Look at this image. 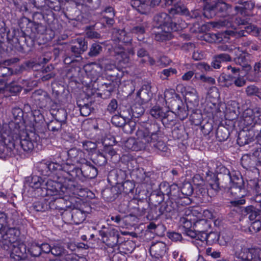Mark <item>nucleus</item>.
Wrapping results in <instances>:
<instances>
[{
	"mask_svg": "<svg viewBox=\"0 0 261 261\" xmlns=\"http://www.w3.org/2000/svg\"><path fill=\"white\" fill-rule=\"evenodd\" d=\"M229 6L222 1L213 2V5L207 4L204 7L203 16L207 19H212L215 16L225 17L228 14Z\"/></svg>",
	"mask_w": 261,
	"mask_h": 261,
	"instance_id": "obj_6",
	"label": "nucleus"
},
{
	"mask_svg": "<svg viewBox=\"0 0 261 261\" xmlns=\"http://www.w3.org/2000/svg\"><path fill=\"white\" fill-rule=\"evenodd\" d=\"M33 207L37 212H44L49 208L48 204L44 201L35 202L33 204Z\"/></svg>",
	"mask_w": 261,
	"mask_h": 261,
	"instance_id": "obj_62",
	"label": "nucleus"
},
{
	"mask_svg": "<svg viewBox=\"0 0 261 261\" xmlns=\"http://www.w3.org/2000/svg\"><path fill=\"white\" fill-rule=\"evenodd\" d=\"M14 225H16L17 227V223L15 222H13L11 224L8 221V217L7 214L3 212H0V230L9 228L14 226Z\"/></svg>",
	"mask_w": 261,
	"mask_h": 261,
	"instance_id": "obj_45",
	"label": "nucleus"
},
{
	"mask_svg": "<svg viewBox=\"0 0 261 261\" xmlns=\"http://www.w3.org/2000/svg\"><path fill=\"white\" fill-rule=\"evenodd\" d=\"M98 174L97 168L90 161H87L80 168L70 166L67 172L62 173L63 176L68 178V181L79 180L85 182L96 177Z\"/></svg>",
	"mask_w": 261,
	"mask_h": 261,
	"instance_id": "obj_5",
	"label": "nucleus"
},
{
	"mask_svg": "<svg viewBox=\"0 0 261 261\" xmlns=\"http://www.w3.org/2000/svg\"><path fill=\"white\" fill-rule=\"evenodd\" d=\"M35 96H40V97L37 98L38 100H41L42 102V106H45L50 102V98L48 93L42 90L36 91L34 93Z\"/></svg>",
	"mask_w": 261,
	"mask_h": 261,
	"instance_id": "obj_53",
	"label": "nucleus"
},
{
	"mask_svg": "<svg viewBox=\"0 0 261 261\" xmlns=\"http://www.w3.org/2000/svg\"><path fill=\"white\" fill-rule=\"evenodd\" d=\"M102 47L98 43H93L89 48L88 55L90 57H95L98 56L102 51Z\"/></svg>",
	"mask_w": 261,
	"mask_h": 261,
	"instance_id": "obj_54",
	"label": "nucleus"
},
{
	"mask_svg": "<svg viewBox=\"0 0 261 261\" xmlns=\"http://www.w3.org/2000/svg\"><path fill=\"white\" fill-rule=\"evenodd\" d=\"M2 142H0V153L7 155H11L16 148L20 145L24 152H31L37 144L39 136L33 132L27 133L24 136H18L17 134L8 135L4 133L2 135Z\"/></svg>",
	"mask_w": 261,
	"mask_h": 261,
	"instance_id": "obj_1",
	"label": "nucleus"
},
{
	"mask_svg": "<svg viewBox=\"0 0 261 261\" xmlns=\"http://www.w3.org/2000/svg\"><path fill=\"white\" fill-rule=\"evenodd\" d=\"M5 90L12 95H16L21 91L22 87L19 85L18 82L12 81L6 86Z\"/></svg>",
	"mask_w": 261,
	"mask_h": 261,
	"instance_id": "obj_44",
	"label": "nucleus"
},
{
	"mask_svg": "<svg viewBox=\"0 0 261 261\" xmlns=\"http://www.w3.org/2000/svg\"><path fill=\"white\" fill-rule=\"evenodd\" d=\"M73 223L75 224L82 223L86 219V213L79 208H72Z\"/></svg>",
	"mask_w": 261,
	"mask_h": 261,
	"instance_id": "obj_38",
	"label": "nucleus"
},
{
	"mask_svg": "<svg viewBox=\"0 0 261 261\" xmlns=\"http://www.w3.org/2000/svg\"><path fill=\"white\" fill-rule=\"evenodd\" d=\"M23 20L27 23L28 27L27 29H30L32 33L43 34L46 31V27L40 23L35 21L30 22L29 20L27 18H24Z\"/></svg>",
	"mask_w": 261,
	"mask_h": 261,
	"instance_id": "obj_31",
	"label": "nucleus"
},
{
	"mask_svg": "<svg viewBox=\"0 0 261 261\" xmlns=\"http://www.w3.org/2000/svg\"><path fill=\"white\" fill-rule=\"evenodd\" d=\"M164 197L157 190L153 191L149 197V203L153 205H158L164 200Z\"/></svg>",
	"mask_w": 261,
	"mask_h": 261,
	"instance_id": "obj_43",
	"label": "nucleus"
},
{
	"mask_svg": "<svg viewBox=\"0 0 261 261\" xmlns=\"http://www.w3.org/2000/svg\"><path fill=\"white\" fill-rule=\"evenodd\" d=\"M67 153L69 160L74 163L79 164L81 166L86 163V161H88L85 158V153L81 150L76 148H72L69 149Z\"/></svg>",
	"mask_w": 261,
	"mask_h": 261,
	"instance_id": "obj_21",
	"label": "nucleus"
},
{
	"mask_svg": "<svg viewBox=\"0 0 261 261\" xmlns=\"http://www.w3.org/2000/svg\"><path fill=\"white\" fill-rule=\"evenodd\" d=\"M229 135L228 129L224 126L219 127L217 130L216 136L220 142L226 140Z\"/></svg>",
	"mask_w": 261,
	"mask_h": 261,
	"instance_id": "obj_50",
	"label": "nucleus"
},
{
	"mask_svg": "<svg viewBox=\"0 0 261 261\" xmlns=\"http://www.w3.org/2000/svg\"><path fill=\"white\" fill-rule=\"evenodd\" d=\"M99 233L101 237L102 242L108 246L113 247L118 245L119 237L118 230L114 228H110L107 231L100 230Z\"/></svg>",
	"mask_w": 261,
	"mask_h": 261,
	"instance_id": "obj_12",
	"label": "nucleus"
},
{
	"mask_svg": "<svg viewBox=\"0 0 261 261\" xmlns=\"http://www.w3.org/2000/svg\"><path fill=\"white\" fill-rule=\"evenodd\" d=\"M28 253L26 245L23 243H21L17 245H13L10 256L16 261H19L27 259Z\"/></svg>",
	"mask_w": 261,
	"mask_h": 261,
	"instance_id": "obj_19",
	"label": "nucleus"
},
{
	"mask_svg": "<svg viewBox=\"0 0 261 261\" xmlns=\"http://www.w3.org/2000/svg\"><path fill=\"white\" fill-rule=\"evenodd\" d=\"M254 141L253 131L250 130V129L248 130H242L239 133L237 143L240 146H244L253 143L252 145L250 146V147H253L254 144H255L253 143Z\"/></svg>",
	"mask_w": 261,
	"mask_h": 261,
	"instance_id": "obj_22",
	"label": "nucleus"
},
{
	"mask_svg": "<svg viewBox=\"0 0 261 261\" xmlns=\"http://www.w3.org/2000/svg\"><path fill=\"white\" fill-rule=\"evenodd\" d=\"M45 181L41 177L38 176H34L32 177L30 182V186L37 190V192L40 195L41 187H44Z\"/></svg>",
	"mask_w": 261,
	"mask_h": 261,
	"instance_id": "obj_42",
	"label": "nucleus"
},
{
	"mask_svg": "<svg viewBox=\"0 0 261 261\" xmlns=\"http://www.w3.org/2000/svg\"><path fill=\"white\" fill-rule=\"evenodd\" d=\"M229 240V238H227V240H225L224 243H223L221 240V236L220 234L217 232L211 231L203 235V237L201 236V240L200 241L201 242L206 241V243L210 245L218 242L220 244L224 245L226 244Z\"/></svg>",
	"mask_w": 261,
	"mask_h": 261,
	"instance_id": "obj_24",
	"label": "nucleus"
},
{
	"mask_svg": "<svg viewBox=\"0 0 261 261\" xmlns=\"http://www.w3.org/2000/svg\"><path fill=\"white\" fill-rule=\"evenodd\" d=\"M244 29L240 31L239 34L242 36H246L247 34H252L255 36H261V28L256 26L247 24L244 28Z\"/></svg>",
	"mask_w": 261,
	"mask_h": 261,
	"instance_id": "obj_35",
	"label": "nucleus"
},
{
	"mask_svg": "<svg viewBox=\"0 0 261 261\" xmlns=\"http://www.w3.org/2000/svg\"><path fill=\"white\" fill-rule=\"evenodd\" d=\"M233 61L236 64L241 66L246 72H248L251 69L249 54L242 53L234 58Z\"/></svg>",
	"mask_w": 261,
	"mask_h": 261,
	"instance_id": "obj_26",
	"label": "nucleus"
},
{
	"mask_svg": "<svg viewBox=\"0 0 261 261\" xmlns=\"http://www.w3.org/2000/svg\"><path fill=\"white\" fill-rule=\"evenodd\" d=\"M37 169L43 176H49V165L47 162L38 163L36 166Z\"/></svg>",
	"mask_w": 261,
	"mask_h": 261,
	"instance_id": "obj_59",
	"label": "nucleus"
},
{
	"mask_svg": "<svg viewBox=\"0 0 261 261\" xmlns=\"http://www.w3.org/2000/svg\"><path fill=\"white\" fill-rule=\"evenodd\" d=\"M19 233L18 227L15 225L7 229L0 230V247L8 249L16 241Z\"/></svg>",
	"mask_w": 261,
	"mask_h": 261,
	"instance_id": "obj_8",
	"label": "nucleus"
},
{
	"mask_svg": "<svg viewBox=\"0 0 261 261\" xmlns=\"http://www.w3.org/2000/svg\"><path fill=\"white\" fill-rule=\"evenodd\" d=\"M234 256L240 261H256V253L253 248L245 246L244 242L237 240L233 244Z\"/></svg>",
	"mask_w": 261,
	"mask_h": 261,
	"instance_id": "obj_7",
	"label": "nucleus"
},
{
	"mask_svg": "<svg viewBox=\"0 0 261 261\" xmlns=\"http://www.w3.org/2000/svg\"><path fill=\"white\" fill-rule=\"evenodd\" d=\"M179 224L186 235L191 238L196 236V233L193 231L192 223L187 217H181L179 221Z\"/></svg>",
	"mask_w": 261,
	"mask_h": 261,
	"instance_id": "obj_28",
	"label": "nucleus"
},
{
	"mask_svg": "<svg viewBox=\"0 0 261 261\" xmlns=\"http://www.w3.org/2000/svg\"><path fill=\"white\" fill-rule=\"evenodd\" d=\"M48 165L49 175L52 172L55 173L57 175V179L63 178L64 180H68L67 178H65L63 176L62 173L63 172H67V169L70 167L67 166L63 167L62 165L55 162L48 163Z\"/></svg>",
	"mask_w": 261,
	"mask_h": 261,
	"instance_id": "obj_25",
	"label": "nucleus"
},
{
	"mask_svg": "<svg viewBox=\"0 0 261 261\" xmlns=\"http://www.w3.org/2000/svg\"><path fill=\"white\" fill-rule=\"evenodd\" d=\"M24 31L18 30H13L12 32L9 31L7 33V39L17 51L25 53L31 50L34 46L36 39L34 33H29V30L27 29Z\"/></svg>",
	"mask_w": 261,
	"mask_h": 261,
	"instance_id": "obj_3",
	"label": "nucleus"
},
{
	"mask_svg": "<svg viewBox=\"0 0 261 261\" xmlns=\"http://www.w3.org/2000/svg\"><path fill=\"white\" fill-rule=\"evenodd\" d=\"M180 201H174L172 200H168L162 203L160 206V211L162 215H164L167 218H171L176 213L181 211V208L178 205Z\"/></svg>",
	"mask_w": 261,
	"mask_h": 261,
	"instance_id": "obj_14",
	"label": "nucleus"
},
{
	"mask_svg": "<svg viewBox=\"0 0 261 261\" xmlns=\"http://www.w3.org/2000/svg\"><path fill=\"white\" fill-rule=\"evenodd\" d=\"M67 125L60 122L54 120L50 121L47 124V128L49 131L54 133H60L62 130H65Z\"/></svg>",
	"mask_w": 261,
	"mask_h": 261,
	"instance_id": "obj_39",
	"label": "nucleus"
},
{
	"mask_svg": "<svg viewBox=\"0 0 261 261\" xmlns=\"http://www.w3.org/2000/svg\"><path fill=\"white\" fill-rule=\"evenodd\" d=\"M209 186L211 189L214 190L215 192L219 191L221 188H223L222 187L221 181L218 178V176L215 174L213 175L211 180L209 181Z\"/></svg>",
	"mask_w": 261,
	"mask_h": 261,
	"instance_id": "obj_56",
	"label": "nucleus"
},
{
	"mask_svg": "<svg viewBox=\"0 0 261 261\" xmlns=\"http://www.w3.org/2000/svg\"><path fill=\"white\" fill-rule=\"evenodd\" d=\"M186 100L189 102L194 105L198 104V96L196 90L192 89L191 91H187L185 95Z\"/></svg>",
	"mask_w": 261,
	"mask_h": 261,
	"instance_id": "obj_52",
	"label": "nucleus"
},
{
	"mask_svg": "<svg viewBox=\"0 0 261 261\" xmlns=\"http://www.w3.org/2000/svg\"><path fill=\"white\" fill-rule=\"evenodd\" d=\"M120 115H121L126 120L132 119V107L130 106L124 107L123 106L120 107Z\"/></svg>",
	"mask_w": 261,
	"mask_h": 261,
	"instance_id": "obj_61",
	"label": "nucleus"
},
{
	"mask_svg": "<svg viewBox=\"0 0 261 261\" xmlns=\"http://www.w3.org/2000/svg\"><path fill=\"white\" fill-rule=\"evenodd\" d=\"M243 123L252 128L256 124H261V108L255 107L246 110L243 113Z\"/></svg>",
	"mask_w": 261,
	"mask_h": 261,
	"instance_id": "obj_10",
	"label": "nucleus"
},
{
	"mask_svg": "<svg viewBox=\"0 0 261 261\" xmlns=\"http://www.w3.org/2000/svg\"><path fill=\"white\" fill-rule=\"evenodd\" d=\"M102 197L108 201H113L119 195V192L116 187L107 188L102 191Z\"/></svg>",
	"mask_w": 261,
	"mask_h": 261,
	"instance_id": "obj_34",
	"label": "nucleus"
},
{
	"mask_svg": "<svg viewBox=\"0 0 261 261\" xmlns=\"http://www.w3.org/2000/svg\"><path fill=\"white\" fill-rule=\"evenodd\" d=\"M92 161L96 165L101 166L107 163V160L103 153L99 152L93 157Z\"/></svg>",
	"mask_w": 261,
	"mask_h": 261,
	"instance_id": "obj_58",
	"label": "nucleus"
},
{
	"mask_svg": "<svg viewBox=\"0 0 261 261\" xmlns=\"http://www.w3.org/2000/svg\"><path fill=\"white\" fill-rule=\"evenodd\" d=\"M167 250V246L163 242H157L151 245L150 247V252L152 256L155 258L163 256Z\"/></svg>",
	"mask_w": 261,
	"mask_h": 261,
	"instance_id": "obj_23",
	"label": "nucleus"
},
{
	"mask_svg": "<svg viewBox=\"0 0 261 261\" xmlns=\"http://www.w3.org/2000/svg\"><path fill=\"white\" fill-rule=\"evenodd\" d=\"M158 205H153L150 204L148 208L147 218L149 220L157 219L158 217L162 215V213L160 211V207L158 208Z\"/></svg>",
	"mask_w": 261,
	"mask_h": 261,
	"instance_id": "obj_46",
	"label": "nucleus"
},
{
	"mask_svg": "<svg viewBox=\"0 0 261 261\" xmlns=\"http://www.w3.org/2000/svg\"><path fill=\"white\" fill-rule=\"evenodd\" d=\"M169 108L171 112L177 115L181 119H184L188 116L186 106L179 96L175 94V97L171 98L169 102Z\"/></svg>",
	"mask_w": 261,
	"mask_h": 261,
	"instance_id": "obj_11",
	"label": "nucleus"
},
{
	"mask_svg": "<svg viewBox=\"0 0 261 261\" xmlns=\"http://www.w3.org/2000/svg\"><path fill=\"white\" fill-rule=\"evenodd\" d=\"M54 116L55 120L67 125V113L65 109H58Z\"/></svg>",
	"mask_w": 261,
	"mask_h": 261,
	"instance_id": "obj_49",
	"label": "nucleus"
},
{
	"mask_svg": "<svg viewBox=\"0 0 261 261\" xmlns=\"http://www.w3.org/2000/svg\"><path fill=\"white\" fill-rule=\"evenodd\" d=\"M158 138L156 139H153L150 149H154V150H158L160 151L165 152L167 150V146L165 142L161 140H158Z\"/></svg>",
	"mask_w": 261,
	"mask_h": 261,
	"instance_id": "obj_48",
	"label": "nucleus"
},
{
	"mask_svg": "<svg viewBox=\"0 0 261 261\" xmlns=\"http://www.w3.org/2000/svg\"><path fill=\"white\" fill-rule=\"evenodd\" d=\"M170 14L185 15L189 14V11L187 6L181 3H176L169 10Z\"/></svg>",
	"mask_w": 261,
	"mask_h": 261,
	"instance_id": "obj_32",
	"label": "nucleus"
},
{
	"mask_svg": "<svg viewBox=\"0 0 261 261\" xmlns=\"http://www.w3.org/2000/svg\"><path fill=\"white\" fill-rule=\"evenodd\" d=\"M113 176L116 177V182L115 184L121 185L123 188V192L125 194H129L133 192L135 188V185L133 182L129 180L124 181L126 177L125 172L121 170L118 171H112L108 176V180L112 179Z\"/></svg>",
	"mask_w": 261,
	"mask_h": 261,
	"instance_id": "obj_9",
	"label": "nucleus"
},
{
	"mask_svg": "<svg viewBox=\"0 0 261 261\" xmlns=\"http://www.w3.org/2000/svg\"><path fill=\"white\" fill-rule=\"evenodd\" d=\"M221 181L222 187L226 188L228 187V184L231 182V174L229 170L224 166L219 168V171L217 175Z\"/></svg>",
	"mask_w": 261,
	"mask_h": 261,
	"instance_id": "obj_29",
	"label": "nucleus"
},
{
	"mask_svg": "<svg viewBox=\"0 0 261 261\" xmlns=\"http://www.w3.org/2000/svg\"><path fill=\"white\" fill-rule=\"evenodd\" d=\"M131 5L141 14H145L148 9V5L146 2H142L141 0H132Z\"/></svg>",
	"mask_w": 261,
	"mask_h": 261,
	"instance_id": "obj_41",
	"label": "nucleus"
},
{
	"mask_svg": "<svg viewBox=\"0 0 261 261\" xmlns=\"http://www.w3.org/2000/svg\"><path fill=\"white\" fill-rule=\"evenodd\" d=\"M12 114L16 123H19L23 120V112L21 109L18 107L13 108L12 109Z\"/></svg>",
	"mask_w": 261,
	"mask_h": 261,
	"instance_id": "obj_57",
	"label": "nucleus"
},
{
	"mask_svg": "<svg viewBox=\"0 0 261 261\" xmlns=\"http://www.w3.org/2000/svg\"><path fill=\"white\" fill-rule=\"evenodd\" d=\"M167 111H164L160 106H155L150 111V115L156 119H160L163 121V123L169 116Z\"/></svg>",
	"mask_w": 261,
	"mask_h": 261,
	"instance_id": "obj_33",
	"label": "nucleus"
},
{
	"mask_svg": "<svg viewBox=\"0 0 261 261\" xmlns=\"http://www.w3.org/2000/svg\"><path fill=\"white\" fill-rule=\"evenodd\" d=\"M226 188H229L230 192L238 196H243V193L245 192L244 181L242 177L236 175H231V182L228 184V187Z\"/></svg>",
	"mask_w": 261,
	"mask_h": 261,
	"instance_id": "obj_16",
	"label": "nucleus"
},
{
	"mask_svg": "<svg viewBox=\"0 0 261 261\" xmlns=\"http://www.w3.org/2000/svg\"><path fill=\"white\" fill-rule=\"evenodd\" d=\"M64 179H58V181L48 179L44 182V187H41L40 196H63L69 195L70 193L75 194L82 190V186L79 184H72L68 187L62 184Z\"/></svg>",
	"mask_w": 261,
	"mask_h": 261,
	"instance_id": "obj_4",
	"label": "nucleus"
},
{
	"mask_svg": "<svg viewBox=\"0 0 261 261\" xmlns=\"http://www.w3.org/2000/svg\"><path fill=\"white\" fill-rule=\"evenodd\" d=\"M139 128L143 129L144 132L152 139H156L162 135L160 125L155 122H143Z\"/></svg>",
	"mask_w": 261,
	"mask_h": 261,
	"instance_id": "obj_17",
	"label": "nucleus"
},
{
	"mask_svg": "<svg viewBox=\"0 0 261 261\" xmlns=\"http://www.w3.org/2000/svg\"><path fill=\"white\" fill-rule=\"evenodd\" d=\"M74 45L70 46L69 53L73 58H79L88 49V42L85 39L77 38L74 42Z\"/></svg>",
	"mask_w": 261,
	"mask_h": 261,
	"instance_id": "obj_15",
	"label": "nucleus"
},
{
	"mask_svg": "<svg viewBox=\"0 0 261 261\" xmlns=\"http://www.w3.org/2000/svg\"><path fill=\"white\" fill-rule=\"evenodd\" d=\"M186 25L185 21L179 22V20L173 21L171 17L166 13L162 12L156 14L153 17V27L154 29H161V31H154V39L158 41L169 40L171 37V31H177L185 28Z\"/></svg>",
	"mask_w": 261,
	"mask_h": 261,
	"instance_id": "obj_2",
	"label": "nucleus"
},
{
	"mask_svg": "<svg viewBox=\"0 0 261 261\" xmlns=\"http://www.w3.org/2000/svg\"><path fill=\"white\" fill-rule=\"evenodd\" d=\"M149 205L150 203L147 200L138 201L137 207L135 208L137 214L139 216L146 215L147 218Z\"/></svg>",
	"mask_w": 261,
	"mask_h": 261,
	"instance_id": "obj_37",
	"label": "nucleus"
},
{
	"mask_svg": "<svg viewBox=\"0 0 261 261\" xmlns=\"http://www.w3.org/2000/svg\"><path fill=\"white\" fill-rule=\"evenodd\" d=\"M28 252L33 257H39L42 256L40 247L38 243H33L28 249Z\"/></svg>",
	"mask_w": 261,
	"mask_h": 261,
	"instance_id": "obj_51",
	"label": "nucleus"
},
{
	"mask_svg": "<svg viewBox=\"0 0 261 261\" xmlns=\"http://www.w3.org/2000/svg\"><path fill=\"white\" fill-rule=\"evenodd\" d=\"M137 139L142 150H150L152 138L144 132L142 128H138L136 132Z\"/></svg>",
	"mask_w": 261,
	"mask_h": 261,
	"instance_id": "obj_20",
	"label": "nucleus"
},
{
	"mask_svg": "<svg viewBox=\"0 0 261 261\" xmlns=\"http://www.w3.org/2000/svg\"><path fill=\"white\" fill-rule=\"evenodd\" d=\"M91 102L87 103H83L81 100L77 101V105L80 108V113L82 116L87 117L91 114L92 110H93V109H92L91 107Z\"/></svg>",
	"mask_w": 261,
	"mask_h": 261,
	"instance_id": "obj_40",
	"label": "nucleus"
},
{
	"mask_svg": "<svg viewBox=\"0 0 261 261\" xmlns=\"http://www.w3.org/2000/svg\"><path fill=\"white\" fill-rule=\"evenodd\" d=\"M245 211L248 215V218L251 221H254L252 228L254 230L259 231L261 230V209L253 206L245 208Z\"/></svg>",
	"mask_w": 261,
	"mask_h": 261,
	"instance_id": "obj_13",
	"label": "nucleus"
},
{
	"mask_svg": "<svg viewBox=\"0 0 261 261\" xmlns=\"http://www.w3.org/2000/svg\"><path fill=\"white\" fill-rule=\"evenodd\" d=\"M152 95L151 87L148 85H144L137 93V97H139L143 103L148 102L151 99Z\"/></svg>",
	"mask_w": 261,
	"mask_h": 261,
	"instance_id": "obj_30",
	"label": "nucleus"
},
{
	"mask_svg": "<svg viewBox=\"0 0 261 261\" xmlns=\"http://www.w3.org/2000/svg\"><path fill=\"white\" fill-rule=\"evenodd\" d=\"M181 194L184 196H190L193 192V188L190 182L184 183L180 189Z\"/></svg>",
	"mask_w": 261,
	"mask_h": 261,
	"instance_id": "obj_64",
	"label": "nucleus"
},
{
	"mask_svg": "<svg viewBox=\"0 0 261 261\" xmlns=\"http://www.w3.org/2000/svg\"><path fill=\"white\" fill-rule=\"evenodd\" d=\"M170 192L169 196V200L177 201L181 197V192L179 188L176 185H172L170 187Z\"/></svg>",
	"mask_w": 261,
	"mask_h": 261,
	"instance_id": "obj_55",
	"label": "nucleus"
},
{
	"mask_svg": "<svg viewBox=\"0 0 261 261\" xmlns=\"http://www.w3.org/2000/svg\"><path fill=\"white\" fill-rule=\"evenodd\" d=\"M18 61L17 58L8 59L4 62L3 63H0V77L7 78L13 74V69L6 65H10Z\"/></svg>",
	"mask_w": 261,
	"mask_h": 261,
	"instance_id": "obj_27",
	"label": "nucleus"
},
{
	"mask_svg": "<svg viewBox=\"0 0 261 261\" xmlns=\"http://www.w3.org/2000/svg\"><path fill=\"white\" fill-rule=\"evenodd\" d=\"M137 124L135 121L129 120L127 122H125L123 127V130L124 133L131 134L135 130Z\"/></svg>",
	"mask_w": 261,
	"mask_h": 261,
	"instance_id": "obj_63",
	"label": "nucleus"
},
{
	"mask_svg": "<svg viewBox=\"0 0 261 261\" xmlns=\"http://www.w3.org/2000/svg\"><path fill=\"white\" fill-rule=\"evenodd\" d=\"M64 198L62 196H58L54 197L48 203L49 208L51 210H63Z\"/></svg>",
	"mask_w": 261,
	"mask_h": 261,
	"instance_id": "obj_36",
	"label": "nucleus"
},
{
	"mask_svg": "<svg viewBox=\"0 0 261 261\" xmlns=\"http://www.w3.org/2000/svg\"><path fill=\"white\" fill-rule=\"evenodd\" d=\"M193 231L196 233L194 238L200 240L201 236L207 233L211 228V225L206 219H200L194 223L193 226Z\"/></svg>",
	"mask_w": 261,
	"mask_h": 261,
	"instance_id": "obj_18",
	"label": "nucleus"
},
{
	"mask_svg": "<svg viewBox=\"0 0 261 261\" xmlns=\"http://www.w3.org/2000/svg\"><path fill=\"white\" fill-rule=\"evenodd\" d=\"M190 120L194 124L198 125L202 120V115L199 110L193 111L190 115Z\"/></svg>",
	"mask_w": 261,
	"mask_h": 261,
	"instance_id": "obj_60",
	"label": "nucleus"
},
{
	"mask_svg": "<svg viewBox=\"0 0 261 261\" xmlns=\"http://www.w3.org/2000/svg\"><path fill=\"white\" fill-rule=\"evenodd\" d=\"M67 250L59 243H54L51 246V253L55 256L63 257Z\"/></svg>",
	"mask_w": 261,
	"mask_h": 261,
	"instance_id": "obj_47",
	"label": "nucleus"
}]
</instances>
